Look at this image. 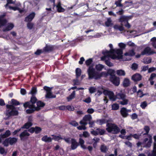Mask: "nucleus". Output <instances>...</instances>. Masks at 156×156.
<instances>
[{
    "instance_id": "obj_1",
    "label": "nucleus",
    "mask_w": 156,
    "mask_h": 156,
    "mask_svg": "<svg viewBox=\"0 0 156 156\" xmlns=\"http://www.w3.org/2000/svg\"><path fill=\"white\" fill-rule=\"evenodd\" d=\"M87 72L88 78L90 79H94L98 80L100 79L102 76L106 77L108 75H110V77L115 75L114 74L115 73V71L111 69H108L107 72L104 71L99 73L96 71L95 69L93 68V65L89 66Z\"/></svg>"
},
{
    "instance_id": "obj_2",
    "label": "nucleus",
    "mask_w": 156,
    "mask_h": 156,
    "mask_svg": "<svg viewBox=\"0 0 156 156\" xmlns=\"http://www.w3.org/2000/svg\"><path fill=\"white\" fill-rule=\"evenodd\" d=\"M37 99L35 96H32L29 101L26 102L23 104V106L25 109L28 108H29L26 110V112L27 114H31V112L30 111V110L34 108L35 106L34 104L37 103Z\"/></svg>"
},
{
    "instance_id": "obj_3",
    "label": "nucleus",
    "mask_w": 156,
    "mask_h": 156,
    "mask_svg": "<svg viewBox=\"0 0 156 156\" xmlns=\"http://www.w3.org/2000/svg\"><path fill=\"white\" fill-rule=\"evenodd\" d=\"M6 115L9 117L12 116L17 115L19 114L18 111L16 108L12 105L7 104L6 105Z\"/></svg>"
},
{
    "instance_id": "obj_4",
    "label": "nucleus",
    "mask_w": 156,
    "mask_h": 156,
    "mask_svg": "<svg viewBox=\"0 0 156 156\" xmlns=\"http://www.w3.org/2000/svg\"><path fill=\"white\" fill-rule=\"evenodd\" d=\"M106 126V130L108 133L117 134L120 131L119 128L114 123L107 122Z\"/></svg>"
},
{
    "instance_id": "obj_5",
    "label": "nucleus",
    "mask_w": 156,
    "mask_h": 156,
    "mask_svg": "<svg viewBox=\"0 0 156 156\" xmlns=\"http://www.w3.org/2000/svg\"><path fill=\"white\" fill-rule=\"evenodd\" d=\"M36 104L37 107L35 106L33 109L30 110V111L31 112V113H33L35 111H39L41 110V108L44 107L45 105L44 103L40 100L38 101Z\"/></svg>"
},
{
    "instance_id": "obj_6",
    "label": "nucleus",
    "mask_w": 156,
    "mask_h": 156,
    "mask_svg": "<svg viewBox=\"0 0 156 156\" xmlns=\"http://www.w3.org/2000/svg\"><path fill=\"white\" fill-rule=\"evenodd\" d=\"M30 134L27 132V130H25L22 132L19 135L20 140L22 141H25L28 139Z\"/></svg>"
},
{
    "instance_id": "obj_7",
    "label": "nucleus",
    "mask_w": 156,
    "mask_h": 156,
    "mask_svg": "<svg viewBox=\"0 0 156 156\" xmlns=\"http://www.w3.org/2000/svg\"><path fill=\"white\" fill-rule=\"evenodd\" d=\"M109 80L115 86H118L120 82L119 78L116 76L115 75L113 76L112 77H110Z\"/></svg>"
},
{
    "instance_id": "obj_8",
    "label": "nucleus",
    "mask_w": 156,
    "mask_h": 156,
    "mask_svg": "<svg viewBox=\"0 0 156 156\" xmlns=\"http://www.w3.org/2000/svg\"><path fill=\"white\" fill-rule=\"evenodd\" d=\"M105 130L104 129L98 128L95 130H93L91 131V133L94 136H96L98 135H101L105 134Z\"/></svg>"
},
{
    "instance_id": "obj_9",
    "label": "nucleus",
    "mask_w": 156,
    "mask_h": 156,
    "mask_svg": "<svg viewBox=\"0 0 156 156\" xmlns=\"http://www.w3.org/2000/svg\"><path fill=\"white\" fill-rule=\"evenodd\" d=\"M155 53H156V52L153 51H152L151 48L149 47H147L141 52V55H150Z\"/></svg>"
},
{
    "instance_id": "obj_10",
    "label": "nucleus",
    "mask_w": 156,
    "mask_h": 156,
    "mask_svg": "<svg viewBox=\"0 0 156 156\" xmlns=\"http://www.w3.org/2000/svg\"><path fill=\"white\" fill-rule=\"evenodd\" d=\"M71 141V149L72 150H75L79 145V144L77 142L76 140L75 139L72 138Z\"/></svg>"
},
{
    "instance_id": "obj_11",
    "label": "nucleus",
    "mask_w": 156,
    "mask_h": 156,
    "mask_svg": "<svg viewBox=\"0 0 156 156\" xmlns=\"http://www.w3.org/2000/svg\"><path fill=\"white\" fill-rule=\"evenodd\" d=\"M112 54H116L120 58H122V55L123 54V50L122 49H115L112 50Z\"/></svg>"
},
{
    "instance_id": "obj_12",
    "label": "nucleus",
    "mask_w": 156,
    "mask_h": 156,
    "mask_svg": "<svg viewBox=\"0 0 156 156\" xmlns=\"http://www.w3.org/2000/svg\"><path fill=\"white\" fill-rule=\"evenodd\" d=\"M35 12H32L25 18V21L26 22H31L35 17Z\"/></svg>"
},
{
    "instance_id": "obj_13",
    "label": "nucleus",
    "mask_w": 156,
    "mask_h": 156,
    "mask_svg": "<svg viewBox=\"0 0 156 156\" xmlns=\"http://www.w3.org/2000/svg\"><path fill=\"white\" fill-rule=\"evenodd\" d=\"M14 24L12 23H8L6 26L3 29V32H5L12 30L14 27Z\"/></svg>"
},
{
    "instance_id": "obj_14",
    "label": "nucleus",
    "mask_w": 156,
    "mask_h": 156,
    "mask_svg": "<svg viewBox=\"0 0 156 156\" xmlns=\"http://www.w3.org/2000/svg\"><path fill=\"white\" fill-rule=\"evenodd\" d=\"M120 113L123 117L125 118L127 117L128 115V112H129V110H127L126 108L123 107L120 110Z\"/></svg>"
},
{
    "instance_id": "obj_15",
    "label": "nucleus",
    "mask_w": 156,
    "mask_h": 156,
    "mask_svg": "<svg viewBox=\"0 0 156 156\" xmlns=\"http://www.w3.org/2000/svg\"><path fill=\"white\" fill-rule=\"evenodd\" d=\"M132 79L134 82L139 81L141 80L142 76L139 74L136 73L132 76Z\"/></svg>"
},
{
    "instance_id": "obj_16",
    "label": "nucleus",
    "mask_w": 156,
    "mask_h": 156,
    "mask_svg": "<svg viewBox=\"0 0 156 156\" xmlns=\"http://www.w3.org/2000/svg\"><path fill=\"white\" fill-rule=\"evenodd\" d=\"M11 135V131L9 130L5 131L4 133H1L0 135V137L2 139L7 138Z\"/></svg>"
},
{
    "instance_id": "obj_17",
    "label": "nucleus",
    "mask_w": 156,
    "mask_h": 156,
    "mask_svg": "<svg viewBox=\"0 0 156 156\" xmlns=\"http://www.w3.org/2000/svg\"><path fill=\"white\" fill-rule=\"evenodd\" d=\"M31 120H30V119H28V121L25 123L22 127H21V129H28L29 128L33 125V123Z\"/></svg>"
},
{
    "instance_id": "obj_18",
    "label": "nucleus",
    "mask_w": 156,
    "mask_h": 156,
    "mask_svg": "<svg viewBox=\"0 0 156 156\" xmlns=\"http://www.w3.org/2000/svg\"><path fill=\"white\" fill-rule=\"evenodd\" d=\"M8 103L9 104H10V105L9 104V105H12L13 106L20 105L21 104L17 100L14 99H12L11 101H9Z\"/></svg>"
},
{
    "instance_id": "obj_19",
    "label": "nucleus",
    "mask_w": 156,
    "mask_h": 156,
    "mask_svg": "<svg viewBox=\"0 0 156 156\" xmlns=\"http://www.w3.org/2000/svg\"><path fill=\"white\" fill-rule=\"evenodd\" d=\"M54 49V46L52 45H48L46 44L43 50L45 52L52 51Z\"/></svg>"
},
{
    "instance_id": "obj_20",
    "label": "nucleus",
    "mask_w": 156,
    "mask_h": 156,
    "mask_svg": "<svg viewBox=\"0 0 156 156\" xmlns=\"http://www.w3.org/2000/svg\"><path fill=\"white\" fill-rule=\"evenodd\" d=\"M61 2H59L56 6L57 11L58 12H63L65 11V9L61 6Z\"/></svg>"
},
{
    "instance_id": "obj_21",
    "label": "nucleus",
    "mask_w": 156,
    "mask_h": 156,
    "mask_svg": "<svg viewBox=\"0 0 156 156\" xmlns=\"http://www.w3.org/2000/svg\"><path fill=\"white\" fill-rule=\"evenodd\" d=\"M9 144L10 145H12L17 142V139L16 137H9Z\"/></svg>"
},
{
    "instance_id": "obj_22",
    "label": "nucleus",
    "mask_w": 156,
    "mask_h": 156,
    "mask_svg": "<svg viewBox=\"0 0 156 156\" xmlns=\"http://www.w3.org/2000/svg\"><path fill=\"white\" fill-rule=\"evenodd\" d=\"M42 141L45 142H50L52 141V139L50 137H48L47 136L45 135L41 138Z\"/></svg>"
},
{
    "instance_id": "obj_23",
    "label": "nucleus",
    "mask_w": 156,
    "mask_h": 156,
    "mask_svg": "<svg viewBox=\"0 0 156 156\" xmlns=\"http://www.w3.org/2000/svg\"><path fill=\"white\" fill-rule=\"evenodd\" d=\"M126 97L125 94L122 93H119L116 94L117 99H123L126 98Z\"/></svg>"
},
{
    "instance_id": "obj_24",
    "label": "nucleus",
    "mask_w": 156,
    "mask_h": 156,
    "mask_svg": "<svg viewBox=\"0 0 156 156\" xmlns=\"http://www.w3.org/2000/svg\"><path fill=\"white\" fill-rule=\"evenodd\" d=\"M109 99L112 101H115L117 99L116 94L115 95L112 91L108 96Z\"/></svg>"
},
{
    "instance_id": "obj_25",
    "label": "nucleus",
    "mask_w": 156,
    "mask_h": 156,
    "mask_svg": "<svg viewBox=\"0 0 156 156\" xmlns=\"http://www.w3.org/2000/svg\"><path fill=\"white\" fill-rule=\"evenodd\" d=\"M123 86L124 87H127L129 86L130 84L129 80L127 78H125L123 82Z\"/></svg>"
},
{
    "instance_id": "obj_26",
    "label": "nucleus",
    "mask_w": 156,
    "mask_h": 156,
    "mask_svg": "<svg viewBox=\"0 0 156 156\" xmlns=\"http://www.w3.org/2000/svg\"><path fill=\"white\" fill-rule=\"evenodd\" d=\"M104 68V66L100 64L96 65L95 66L96 69L99 72L101 71Z\"/></svg>"
},
{
    "instance_id": "obj_27",
    "label": "nucleus",
    "mask_w": 156,
    "mask_h": 156,
    "mask_svg": "<svg viewBox=\"0 0 156 156\" xmlns=\"http://www.w3.org/2000/svg\"><path fill=\"white\" fill-rule=\"evenodd\" d=\"M108 148L107 146L104 144L101 145L100 147V150L101 152L104 153H106L108 151Z\"/></svg>"
},
{
    "instance_id": "obj_28",
    "label": "nucleus",
    "mask_w": 156,
    "mask_h": 156,
    "mask_svg": "<svg viewBox=\"0 0 156 156\" xmlns=\"http://www.w3.org/2000/svg\"><path fill=\"white\" fill-rule=\"evenodd\" d=\"M148 156H156V143H154L153 150L151 153H149Z\"/></svg>"
},
{
    "instance_id": "obj_29",
    "label": "nucleus",
    "mask_w": 156,
    "mask_h": 156,
    "mask_svg": "<svg viewBox=\"0 0 156 156\" xmlns=\"http://www.w3.org/2000/svg\"><path fill=\"white\" fill-rule=\"evenodd\" d=\"M75 72L76 78L78 79L81 75L82 73L81 70L80 68H77L76 69Z\"/></svg>"
},
{
    "instance_id": "obj_30",
    "label": "nucleus",
    "mask_w": 156,
    "mask_h": 156,
    "mask_svg": "<svg viewBox=\"0 0 156 156\" xmlns=\"http://www.w3.org/2000/svg\"><path fill=\"white\" fill-rule=\"evenodd\" d=\"M55 95H53L51 93V91L46 93L45 95V97L47 98H55Z\"/></svg>"
},
{
    "instance_id": "obj_31",
    "label": "nucleus",
    "mask_w": 156,
    "mask_h": 156,
    "mask_svg": "<svg viewBox=\"0 0 156 156\" xmlns=\"http://www.w3.org/2000/svg\"><path fill=\"white\" fill-rule=\"evenodd\" d=\"M6 19H0V28L2 27L5 26L7 23Z\"/></svg>"
},
{
    "instance_id": "obj_32",
    "label": "nucleus",
    "mask_w": 156,
    "mask_h": 156,
    "mask_svg": "<svg viewBox=\"0 0 156 156\" xmlns=\"http://www.w3.org/2000/svg\"><path fill=\"white\" fill-rule=\"evenodd\" d=\"M76 93L75 91H73L71 94L67 97V99L68 101H69L73 99L75 97Z\"/></svg>"
},
{
    "instance_id": "obj_33",
    "label": "nucleus",
    "mask_w": 156,
    "mask_h": 156,
    "mask_svg": "<svg viewBox=\"0 0 156 156\" xmlns=\"http://www.w3.org/2000/svg\"><path fill=\"white\" fill-rule=\"evenodd\" d=\"M83 119L84 120L89 122L92 119V116L90 115H86L83 117Z\"/></svg>"
},
{
    "instance_id": "obj_34",
    "label": "nucleus",
    "mask_w": 156,
    "mask_h": 156,
    "mask_svg": "<svg viewBox=\"0 0 156 156\" xmlns=\"http://www.w3.org/2000/svg\"><path fill=\"white\" fill-rule=\"evenodd\" d=\"M116 73L119 76H124L126 74L124 71L122 69L117 70L116 71Z\"/></svg>"
},
{
    "instance_id": "obj_35",
    "label": "nucleus",
    "mask_w": 156,
    "mask_h": 156,
    "mask_svg": "<svg viewBox=\"0 0 156 156\" xmlns=\"http://www.w3.org/2000/svg\"><path fill=\"white\" fill-rule=\"evenodd\" d=\"M114 28L115 30H118L121 31L124 30V27L122 26H120L118 25H115L114 26Z\"/></svg>"
},
{
    "instance_id": "obj_36",
    "label": "nucleus",
    "mask_w": 156,
    "mask_h": 156,
    "mask_svg": "<svg viewBox=\"0 0 156 156\" xmlns=\"http://www.w3.org/2000/svg\"><path fill=\"white\" fill-rule=\"evenodd\" d=\"M135 52L134 50L132 49L129 52H126L125 54V55L126 56H132L135 55Z\"/></svg>"
},
{
    "instance_id": "obj_37",
    "label": "nucleus",
    "mask_w": 156,
    "mask_h": 156,
    "mask_svg": "<svg viewBox=\"0 0 156 156\" xmlns=\"http://www.w3.org/2000/svg\"><path fill=\"white\" fill-rule=\"evenodd\" d=\"M37 92V88L34 87H32L30 91V93L32 94V96H35Z\"/></svg>"
},
{
    "instance_id": "obj_38",
    "label": "nucleus",
    "mask_w": 156,
    "mask_h": 156,
    "mask_svg": "<svg viewBox=\"0 0 156 156\" xmlns=\"http://www.w3.org/2000/svg\"><path fill=\"white\" fill-rule=\"evenodd\" d=\"M107 122H106V120L105 119H102L97 120L96 122L100 125H102Z\"/></svg>"
},
{
    "instance_id": "obj_39",
    "label": "nucleus",
    "mask_w": 156,
    "mask_h": 156,
    "mask_svg": "<svg viewBox=\"0 0 156 156\" xmlns=\"http://www.w3.org/2000/svg\"><path fill=\"white\" fill-rule=\"evenodd\" d=\"M53 136L52 139L55 141H59L60 140H62L63 138L61 137L60 135L59 136L52 135Z\"/></svg>"
},
{
    "instance_id": "obj_40",
    "label": "nucleus",
    "mask_w": 156,
    "mask_h": 156,
    "mask_svg": "<svg viewBox=\"0 0 156 156\" xmlns=\"http://www.w3.org/2000/svg\"><path fill=\"white\" fill-rule=\"evenodd\" d=\"M144 130L146 132L145 133L143 134V135H148L150 130V128L148 126H145L144 128Z\"/></svg>"
},
{
    "instance_id": "obj_41",
    "label": "nucleus",
    "mask_w": 156,
    "mask_h": 156,
    "mask_svg": "<svg viewBox=\"0 0 156 156\" xmlns=\"http://www.w3.org/2000/svg\"><path fill=\"white\" fill-rule=\"evenodd\" d=\"M34 128V132L36 134L40 133L42 130V129L40 127L36 126Z\"/></svg>"
},
{
    "instance_id": "obj_42",
    "label": "nucleus",
    "mask_w": 156,
    "mask_h": 156,
    "mask_svg": "<svg viewBox=\"0 0 156 156\" xmlns=\"http://www.w3.org/2000/svg\"><path fill=\"white\" fill-rule=\"evenodd\" d=\"M9 138H6L5 140L3 142L2 144L4 146L7 147L9 146Z\"/></svg>"
},
{
    "instance_id": "obj_43",
    "label": "nucleus",
    "mask_w": 156,
    "mask_h": 156,
    "mask_svg": "<svg viewBox=\"0 0 156 156\" xmlns=\"http://www.w3.org/2000/svg\"><path fill=\"white\" fill-rule=\"evenodd\" d=\"M112 50H110L109 51H108L107 50H106L105 51H102V53L103 55H104L105 56L107 55L108 57H109L111 54H112Z\"/></svg>"
},
{
    "instance_id": "obj_44",
    "label": "nucleus",
    "mask_w": 156,
    "mask_h": 156,
    "mask_svg": "<svg viewBox=\"0 0 156 156\" xmlns=\"http://www.w3.org/2000/svg\"><path fill=\"white\" fill-rule=\"evenodd\" d=\"M112 109L114 110H118L119 108V105L116 103L113 104L112 106Z\"/></svg>"
},
{
    "instance_id": "obj_45",
    "label": "nucleus",
    "mask_w": 156,
    "mask_h": 156,
    "mask_svg": "<svg viewBox=\"0 0 156 156\" xmlns=\"http://www.w3.org/2000/svg\"><path fill=\"white\" fill-rule=\"evenodd\" d=\"M93 58H90L85 61V64L87 66H89L93 62Z\"/></svg>"
},
{
    "instance_id": "obj_46",
    "label": "nucleus",
    "mask_w": 156,
    "mask_h": 156,
    "mask_svg": "<svg viewBox=\"0 0 156 156\" xmlns=\"http://www.w3.org/2000/svg\"><path fill=\"white\" fill-rule=\"evenodd\" d=\"M119 21L122 23L124 22L125 23L127 22L128 19L126 17L124 16H122L120 18Z\"/></svg>"
},
{
    "instance_id": "obj_47",
    "label": "nucleus",
    "mask_w": 156,
    "mask_h": 156,
    "mask_svg": "<svg viewBox=\"0 0 156 156\" xmlns=\"http://www.w3.org/2000/svg\"><path fill=\"white\" fill-rule=\"evenodd\" d=\"M122 0H118L115 2V4L116 5L117 7H122L123 6V5L121 3Z\"/></svg>"
},
{
    "instance_id": "obj_48",
    "label": "nucleus",
    "mask_w": 156,
    "mask_h": 156,
    "mask_svg": "<svg viewBox=\"0 0 156 156\" xmlns=\"http://www.w3.org/2000/svg\"><path fill=\"white\" fill-rule=\"evenodd\" d=\"M111 55H110L109 57H110L111 58L113 59H121L118 55H115L114 54H111Z\"/></svg>"
},
{
    "instance_id": "obj_49",
    "label": "nucleus",
    "mask_w": 156,
    "mask_h": 156,
    "mask_svg": "<svg viewBox=\"0 0 156 156\" xmlns=\"http://www.w3.org/2000/svg\"><path fill=\"white\" fill-rule=\"evenodd\" d=\"M28 23L27 24V28L30 30L32 29L34 25L33 23H31L30 22H27Z\"/></svg>"
},
{
    "instance_id": "obj_50",
    "label": "nucleus",
    "mask_w": 156,
    "mask_h": 156,
    "mask_svg": "<svg viewBox=\"0 0 156 156\" xmlns=\"http://www.w3.org/2000/svg\"><path fill=\"white\" fill-rule=\"evenodd\" d=\"M122 101H120V104L121 105H126L128 103V100H127V99H126L125 98L123 99H122Z\"/></svg>"
},
{
    "instance_id": "obj_51",
    "label": "nucleus",
    "mask_w": 156,
    "mask_h": 156,
    "mask_svg": "<svg viewBox=\"0 0 156 156\" xmlns=\"http://www.w3.org/2000/svg\"><path fill=\"white\" fill-rule=\"evenodd\" d=\"M147 105V102L144 101L141 103L140 106L142 109H144Z\"/></svg>"
},
{
    "instance_id": "obj_52",
    "label": "nucleus",
    "mask_w": 156,
    "mask_h": 156,
    "mask_svg": "<svg viewBox=\"0 0 156 156\" xmlns=\"http://www.w3.org/2000/svg\"><path fill=\"white\" fill-rule=\"evenodd\" d=\"M105 63L106 65L109 67H112L113 66V64L111 63L109 60H105Z\"/></svg>"
},
{
    "instance_id": "obj_53",
    "label": "nucleus",
    "mask_w": 156,
    "mask_h": 156,
    "mask_svg": "<svg viewBox=\"0 0 156 156\" xmlns=\"http://www.w3.org/2000/svg\"><path fill=\"white\" fill-rule=\"evenodd\" d=\"M112 20L110 19H108L105 22V25L107 27H109L112 24Z\"/></svg>"
},
{
    "instance_id": "obj_54",
    "label": "nucleus",
    "mask_w": 156,
    "mask_h": 156,
    "mask_svg": "<svg viewBox=\"0 0 156 156\" xmlns=\"http://www.w3.org/2000/svg\"><path fill=\"white\" fill-rule=\"evenodd\" d=\"M69 124L74 126H77L78 125V123L75 121H72L69 122Z\"/></svg>"
},
{
    "instance_id": "obj_55",
    "label": "nucleus",
    "mask_w": 156,
    "mask_h": 156,
    "mask_svg": "<svg viewBox=\"0 0 156 156\" xmlns=\"http://www.w3.org/2000/svg\"><path fill=\"white\" fill-rule=\"evenodd\" d=\"M137 94L139 95V97L140 98H142L145 95V94H144L141 90H139L137 92Z\"/></svg>"
},
{
    "instance_id": "obj_56",
    "label": "nucleus",
    "mask_w": 156,
    "mask_h": 156,
    "mask_svg": "<svg viewBox=\"0 0 156 156\" xmlns=\"http://www.w3.org/2000/svg\"><path fill=\"white\" fill-rule=\"evenodd\" d=\"M66 109L68 110L69 111H74V108L73 106L68 105L66 106Z\"/></svg>"
},
{
    "instance_id": "obj_57",
    "label": "nucleus",
    "mask_w": 156,
    "mask_h": 156,
    "mask_svg": "<svg viewBox=\"0 0 156 156\" xmlns=\"http://www.w3.org/2000/svg\"><path fill=\"white\" fill-rule=\"evenodd\" d=\"M119 46L120 48V49H122L123 50L125 48L126 45L123 43H120L119 44Z\"/></svg>"
},
{
    "instance_id": "obj_58",
    "label": "nucleus",
    "mask_w": 156,
    "mask_h": 156,
    "mask_svg": "<svg viewBox=\"0 0 156 156\" xmlns=\"http://www.w3.org/2000/svg\"><path fill=\"white\" fill-rule=\"evenodd\" d=\"M138 65L135 63H133L132 65L131 68L132 69L136 70L138 68Z\"/></svg>"
},
{
    "instance_id": "obj_59",
    "label": "nucleus",
    "mask_w": 156,
    "mask_h": 156,
    "mask_svg": "<svg viewBox=\"0 0 156 156\" xmlns=\"http://www.w3.org/2000/svg\"><path fill=\"white\" fill-rule=\"evenodd\" d=\"M77 128L78 130H85L87 128L85 126L82 125V126H79L77 127Z\"/></svg>"
},
{
    "instance_id": "obj_60",
    "label": "nucleus",
    "mask_w": 156,
    "mask_h": 156,
    "mask_svg": "<svg viewBox=\"0 0 156 156\" xmlns=\"http://www.w3.org/2000/svg\"><path fill=\"white\" fill-rule=\"evenodd\" d=\"M96 89L94 87H91L89 89L90 93L92 94L96 92Z\"/></svg>"
},
{
    "instance_id": "obj_61",
    "label": "nucleus",
    "mask_w": 156,
    "mask_h": 156,
    "mask_svg": "<svg viewBox=\"0 0 156 156\" xmlns=\"http://www.w3.org/2000/svg\"><path fill=\"white\" fill-rule=\"evenodd\" d=\"M43 89L46 91L47 93L51 91L52 88L47 86H45L44 87Z\"/></svg>"
},
{
    "instance_id": "obj_62",
    "label": "nucleus",
    "mask_w": 156,
    "mask_h": 156,
    "mask_svg": "<svg viewBox=\"0 0 156 156\" xmlns=\"http://www.w3.org/2000/svg\"><path fill=\"white\" fill-rule=\"evenodd\" d=\"M43 52L42 50L41 49H37L36 51L34 52V54L36 55H39Z\"/></svg>"
},
{
    "instance_id": "obj_63",
    "label": "nucleus",
    "mask_w": 156,
    "mask_h": 156,
    "mask_svg": "<svg viewBox=\"0 0 156 156\" xmlns=\"http://www.w3.org/2000/svg\"><path fill=\"white\" fill-rule=\"evenodd\" d=\"M156 77V74L155 73H152L150 76L149 80H153V79Z\"/></svg>"
},
{
    "instance_id": "obj_64",
    "label": "nucleus",
    "mask_w": 156,
    "mask_h": 156,
    "mask_svg": "<svg viewBox=\"0 0 156 156\" xmlns=\"http://www.w3.org/2000/svg\"><path fill=\"white\" fill-rule=\"evenodd\" d=\"M138 116L135 113H133L131 115V118L133 120H134L136 119L137 118Z\"/></svg>"
}]
</instances>
